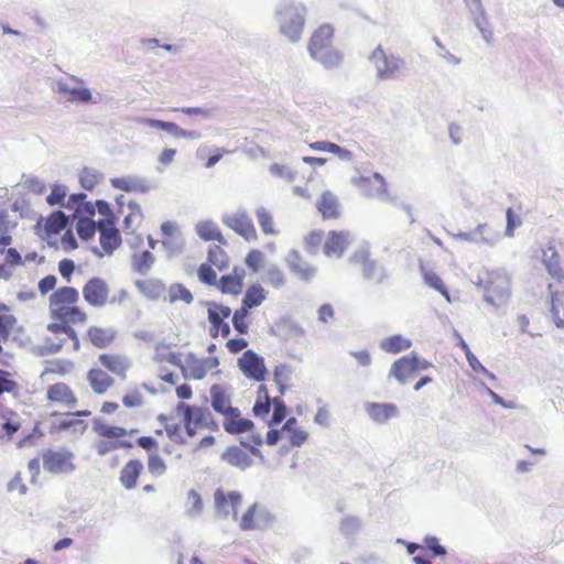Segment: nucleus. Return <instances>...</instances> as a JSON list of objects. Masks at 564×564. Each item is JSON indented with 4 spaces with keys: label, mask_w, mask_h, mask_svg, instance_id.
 I'll return each instance as SVG.
<instances>
[{
    "label": "nucleus",
    "mask_w": 564,
    "mask_h": 564,
    "mask_svg": "<svg viewBox=\"0 0 564 564\" xmlns=\"http://www.w3.org/2000/svg\"><path fill=\"white\" fill-rule=\"evenodd\" d=\"M78 300L79 292L73 286H62L55 290L48 299L52 322L65 327L86 324L88 315L84 308L77 305Z\"/></svg>",
    "instance_id": "obj_1"
},
{
    "label": "nucleus",
    "mask_w": 564,
    "mask_h": 564,
    "mask_svg": "<svg viewBox=\"0 0 564 564\" xmlns=\"http://www.w3.org/2000/svg\"><path fill=\"white\" fill-rule=\"evenodd\" d=\"M306 15V6L296 0H279L274 7L278 31L292 44L301 41Z\"/></svg>",
    "instance_id": "obj_2"
},
{
    "label": "nucleus",
    "mask_w": 564,
    "mask_h": 564,
    "mask_svg": "<svg viewBox=\"0 0 564 564\" xmlns=\"http://www.w3.org/2000/svg\"><path fill=\"white\" fill-rule=\"evenodd\" d=\"M93 430L98 437L94 448L99 456H105L120 448H132L133 444L127 441L126 437L137 432L133 429L128 430L123 426L107 424L98 420L94 421Z\"/></svg>",
    "instance_id": "obj_3"
},
{
    "label": "nucleus",
    "mask_w": 564,
    "mask_h": 564,
    "mask_svg": "<svg viewBox=\"0 0 564 564\" xmlns=\"http://www.w3.org/2000/svg\"><path fill=\"white\" fill-rule=\"evenodd\" d=\"M369 61L376 69L378 80H398L405 75V59L400 55L386 53L381 45L371 52Z\"/></svg>",
    "instance_id": "obj_4"
},
{
    "label": "nucleus",
    "mask_w": 564,
    "mask_h": 564,
    "mask_svg": "<svg viewBox=\"0 0 564 564\" xmlns=\"http://www.w3.org/2000/svg\"><path fill=\"white\" fill-rule=\"evenodd\" d=\"M42 343L39 345V350L42 355L56 354L62 350L65 343L69 339L73 344V350L80 349V340L74 327H65L54 322L50 323L46 327Z\"/></svg>",
    "instance_id": "obj_5"
},
{
    "label": "nucleus",
    "mask_w": 564,
    "mask_h": 564,
    "mask_svg": "<svg viewBox=\"0 0 564 564\" xmlns=\"http://www.w3.org/2000/svg\"><path fill=\"white\" fill-rule=\"evenodd\" d=\"M484 300L492 306L500 307L511 297L510 279L505 271H490L484 283Z\"/></svg>",
    "instance_id": "obj_6"
},
{
    "label": "nucleus",
    "mask_w": 564,
    "mask_h": 564,
    "mask_svg": "<svg viewBox=\"0 0 564 564\" xmlns=\"http://www.w3.org/2000/svg\"><path fill=\"white\" fill-rule=\"evenodd\" d=\"M349 262L358 264L361 268L364 280L381 284L388 280L387 269L379 261L371 259L370 251L367 247L356 250L349 258Z\"/></svg>",
    "instance_id": "obj_7"
},
{
    "label": "nucleus",
    "mask_w": 564,
    "mask_h": 564,
    "mask_svg": "<svg viewBox=\"0 0 564 564\" xmlns=\"http://www.w3.org/2000/svg\"><path fill=\"white\" fill-rule=\"evenodd\" d=\"M176 412L182 415L185 434L194 437L200 431L205 430L210 422V413L199 406H191L181 402L176 406Z\"/></svg>",
    "instance_id": "obj_8"
},
{
    "label": "nucleus",
    "mask_w": 564,
    "mask_h": 564,
    "mask_svg": "<svg viewBox=\"0 0 564 564\" xmlns=\"http://www.w3.org/2000/svg\"><path fill=\"white\" fill-rule=\"evenodd\" d=\"M91 412L88 410L67 413L65 415L53 413L52 416L56 417V420L52 422L51 431L55 433L68 432L75 436L83 435L86 433L88 424L84 420L78 419V416H89Z\"/></svg>",
    "instance_id": "obj_9"
},
{
    "label": "nucleus",
    "mask_w": 564,
    "mask_h": 564,
    "mask_svg": "<svg viewBox=\"0 0 564 564\" xmlns=\"http://www.w3.org/2000/svg\"><path fill=\"white\" fill-rule=\"evenodd\" d=\"M75 455L68 449H47L42 455L43 467L53 474L70 473L75 469Z\"/></svg>",
    "instance_id": "obj_10"
},
{
    "label": "nucleus",
    "mask_w": 564,
    "mask_h": 564,
    "mask_svg": "<svg viewBox=\"0 0 564 564\" xmlns=\"http://www.w3.org/2000/svg\"><path fill=\"white\" fill-rule=\"evenodd\" d=\"M217 366L218 359L216 357L198 358L188 354L181 365V370L186 379L200 380Z\"/></svg>",
    "instance_id": "obj_11"
},
{
    "label": "nucleus",
    "mask_w": 564,
    "mask_h": 564,
    "mask_svg": "<svg viewBox=\"0 0 564 564\" xmlns=\"http://www.w3.org/2000/svg\"><path fill=\"white\" fill-rule=\"evenodd\" d=\"M243 495L236 490L217 488L214 492L216 512L223 517H237L238 508L242 506Z\"/></svg>",
    "instance_id": "obj_12"
},
{
    "label": "nucleus",
    "mask_w": 564,
    "mask_h": 564,
    "mask_svg": "<svg viewBox=\"0 0 564 564\" xmlns=\"http://www.w3.org/2000/svg\"><path fill=\"white\" fill-rule=\"evenodd\" d=\"M208 321L210 323L209 334L212 337H228L230 334L229 324L226 322L231 315L228 306L212 302L207 304Z\"/></svg>",
    "instance_id": "obj_13"
},
{
    "label": "nucleus",
    "mask_w": 564,
    "mask_h": 564,
    "mask_svg": "<svg viewBox=\"0 0 564 564\" xmlns=\"http://www.w3.org/2000/svg\"><path fill=\"white\" fill-rule=\"evenodd\" d=\"M46 400L66 410H73L78 404L75 391L65 382L50 384L46 389Z\"/></svg>",
    "instance_id": "obj_14"
},
{
    "label": "nucleus",
    "mask_w": 564,
    "mask_h": 564,
    "mask_svg": "<svg viewBox=\"0 0 564 564\" xmlns=\"http://www.w3.org/2000/svg\"><path fill=\"white\" fill-rule=\"evenodd\" d=\"M110 290L105 280L93 278L83 288L84 300L93 307H102L109 302Z\"/></svg>",
    "instance_id": "obj_15"
},
{
    "label": "nucleus",
    "mask_w": 564,
    "mask_h": 564,
    "mask_svg": "<svg viewBox=\"0 0 564 564\" xmlns=\"http://www.w3.org/2000/svg\"><path fill=\"white\" fill-rule=\"evenodd\" d=\"M454 238L476 245L494 247L499 241L500 234L487 224H479L471 231H459L458 234H455Z\"/></svg>",
    "instance_id": "obj_16"
},
{
    "label": "nucleus",
    "mask_w": 564,
    "mask_h": 564,
    "mask_svg": "<svg viewBox=\"0 0 564 564\" xmlns=\"http://www.w3.org/2000/svg\"><path fill=\"white\" fill-rule=\"evenodd\" d=\"M98 361L109 373L122 380L127 378V373L132 365L127 355L116 352L101 354L98 357Z\"/></svg>",
    "instance_id": "obj_17"
},
{
    "label": "nucleus",
    "mask_w": 564,
    "mask_h": 564,
    "mask_svg": "<svg viewBox=\"0 0 564 564\" xmlns=\"http://www.w3.org/2000/svg\"><path fill=\"white\" fill-rule=\"evenodd\" d=\"M67 223L68 218L63 212H53L48 217L40 218L36 224L37 234L44 239H51L63 231Z\"/></svg>",
    "instance_id": "obj_18"
},
{
    "label": "nucleus",
    "mask_w": 564,
    "mask_h": 564,
    "mask_svg": "<svg viewBox=\"0 0 564 564\" xmlns=\"http://www.w3.org/2000/svg\"><path fill=\"white\" fill-rule=\"evenodd\" d=\"M99 241L106 253L110 254L121 243L119 230L116 228L112 218H105L98 221Z\"/></svg>",
    "instance_id": "obj_19"
},
{
    "label": "nucleus",
    "mask_w": 564,
    "mask_h": 564,
    "mask_svg": "<svg viewBox=\"0 0 564 564\" xmlns=\"http://www.w3.org/2000/svg\"><path fill=\"white\" fill-rule=\"evenodd\" d=\"M352 183L367 197H382L387 195V183L384 177L375 173L371 177L360 176L352 178Z\"/></svg>",
    "instance_id": "obj_20"
},
{
    "label": "nucleus",
    "mask_w": 564,
    "mask_h": 564,
    "mask_svg": "<svg viewBox=\"0 0 564 564\" xmlns=\"http://www.w3.org/2000/svg\"><path fill=\"white\" fill-rule=\"evenodd\" d=\"M144 470V465L139 458H130L121 467L119 481L127 490H132L138 486L139 478Z\"/></svg>",
    "instance_id": "obj_21"
},
{
    "label": "nucleus",
    "mask_w": 564,
    "mask_h": 564,
    "mask_svg": "<svg viewBox=\"0 0 564 564\" xmlns=\"http://www.w3.org/2000/svg\"><path fill=\"white\" fill-rule=\"evenodd\" d=\"M365 409L368 416L377 424H384L400 414L398 406L393 403L369 402Z\"/></svg>",
    "instance_id": "obj_22"
},
{
    "label": "nucleus",
    "mask_w": 564,
    "mask_h": 564,
    "mask_svg": "<svg viewBox=\"0 0 564 564\" xmlns=\"http://www.w3.org/2000/svg\"><path fill=\"white\" fill-rule=\"evenodd\" d=\"M87 381L96 394H105L115 384V379L105 369L93 367L87 372Z\"/></svg>",
    "instance_id": "obj_23"
},
{
    "label": "nucleus",
    "mask_w": 564,
    "mask_h": 564,
    "mask_svg": "<svg viewBox=\"0 0 564 564\" xmlns=\"http://www.w3.org/2000/svg\"><path fill=\"white\" fill-rule=\"evenodd\" d=\"M349 234L346 231H330L324 243V253L327 257L340 258L349 245Z\"/></svg>",
    "instance_id": "obj_24"
},
{
    "label": "nucleus",
    "mask_w": 564,
    "mask_h": 564,
    "mask_svg": "<svg viewBox=\"0 0 564 564\" xmlns=\"http://www.w3.org/2000/svg\"><path fill=\"white\" fill-rule=\"evenodd\" d=\"M290 270L302 281H310L315 275V268L304 261L296 250H291L286 257Z\"/></svg>",
    "instance_id": "obj_25"
},
{
    "label": "nucleus",
    "mask_w": 564,
    "mask_h": 564,
    "mask_svg": "<svg viewBox=\"0 0 564 564\" xmlns=\"http://www.w3.org/2000/svg\"><path fill=\"white\" fill-rule=\"evenodd\" d=\"M86 336L94 347L105 349L115 341L117 333L109 327L90 326Z\"/></svg>",
    "instance_id": "obj_26"
},
{
    "label": "nucleus",
    "mask_w": 564,
    "mask_h": 564,
    "mask_svg": "<svg viewBox=\"0 0 564 564\" xmlns=\"http://www.w3.org/2000/svg\"><path fill=\"white\" fill-rule=\"evenodd\" d=\"M415 375V366H413L410 355L403 356L395 360L390 368L389 376L394 377L401 386L406 384Z\"/></svg>",
    "instance_id": "obj_27"
},
{
    "label": "nucleus",
    "mask_w": 564,
    "mask_h": 564,
    "mask_svg": "<svg viewBox=\"0 0 564 564\" xmlns=\"http://www.w3.org/2000/svg\"><path fill=\"white\" fill-rule=\"evenodd\" d=\"M274 522V516L269 509L261 505L249 507V530H265Z\"/></svg>",
    "instance_id": "obj_28"
},
{
    "label": "nucleus",
    "mask_w": 564,
    "mask_h": 564,
    "mask_svg": "<svg viewBox=\"0 0 564 564\" xmlns=\"http://www.w3.org/2000/svg\"><path fill=\"white\" fill-rule=\"evenodd\" d=\"M333 34L334 30L328 24L321 25L318 29H316L307 44L308 54H313L321 50L333 46Z\"/></svg>",
    "instance_id": "obj_29"
},
{
    "label": "nucleus",
    "mask_w": 564,
    "mask_h": 564,
    "mask_svg": "<svg viewBox=\"0 0 564 564\" xmlns=\"http://www.w3.org/2000/svg\"><path fill=\"white\" fill-rule=\"evenodd\" d=\"M310 56L325 69L338 68L344 61V54L333 46L310 54Z\"/></svg>",
    "instance_id": "obj_30"
},
{
    "label": "nucleus",
    "mask_w": 564,
    "mask_h": 564,
    "mask_svg": "<svg viewBox=\"0 0 564 564\" xmlns=\"http://www.w3.org/2000/svg\"><path fill=\"white\" fill-rule=\"evenodd\" d=\"M224 429L230 434H239L247 431V420L241 417V413L237 408H230L223 413Z\"/></svg>",
    "instance_id": "obj_31"
},
{
    "label": "nucleus",
    "mask_w": 564,
    "mask_h": 564,
    "mask_svg": "<svg viewBox=\"0 0 564 564\" xmlns=\"http://www.w3.org/2000/svg\"><path fill=\"white\" fill-rule=\"evenodd\" d=\"M362 529V520L357 516H345L339 521V533L348 542H354Z\"/></svg>",
    "instance_id": "obj_32"
},
{
    "label": "nucleus",
    "mask_w": 564,
    "mask_h": 564,
    "mask_svg": "<svg viewBox=\"0 0 564 564\" xmlns=\"http://www.w3.org/2000/svg\"><path fill=\"white\" fill-rule=\"evenodd\" d=\"M542 261L546 268L547 273L555 280L562 281L564 279V270L560 263V256L553 247L543 250Z\"/></svg>",
    "instance_id": "obj_33"
},
{
    "label": "nucleus",
    "mask_w": 564,
    "mask_h": 564,
    "mask_svg": "<svg viewBox=\"0 0 564 564\" xmlns=\"http://www.w3.org/2000/svg\"><path fill=\"white\" fill-rule=\"evenodd\" d=\"M271 333L278 337L286 339L291 336L303 335L304 332L294 319L284 316L281 317L273 327H271Z\"/></svg>",
    "instance_id": "obj_34"
},
{
    "label": "nucleus",
    "mask_w": 564,
    "mask_h": 564,
    "mask_svg": "<svg viewBox=\"0 0 564 564\" xmlns=\"http://www.w3.org/2000/svg\"><path fill=\"white\" fill-rule=\"evenodd\" d=\"M212 406L217 412L223 414L231 408L230 397L225 387L214 384L210 388Z\"/></svg>",
    "instance_id": "obj_35"
},
{
    "label": "nucleus",
    "mask_w": 564,
    "mask_h": 564,
    "mask_svg": "<svg viewBox=\"0 0 564 564\" xmlns=\"http://www.w3.org/2000/svg\"><path fill=\"white\" fill-rule=\"evenodd\" d=\"M317 208L324 218L338 217V200L337 197L329 191L322 194L321 199L317 202Z\"/></svg>",
    "instance_id": "obj_36"
},
{
    "label": "nucleus",
    "mask_w": 564,
    "mask_h": 564,
    "mask_svg": "<svg viewBox=\"0 0 564 564\" xmlns=\"http://www.w3.org/2000/svg\"><path fill=\"white\" fill-rule=\"evenodd\" d=\"M473 23L479 31L482 40L488 44L492 45L494 42V32L491 24L488 20L486 10L482 9L481 12L473 13Z\"/></svg>",
    "instance_id": "obj_37"
},
{
    "label": "nucleus",
    "mask_w": 564,
    "mask_h": 564,
    "mask_svg": "<svg viewBox=\"0 0 564 564\" xmlns=\"http://www.w3.org/2000/svg\"><path fill=\"white\" fill-rule=\"evenodd\" d=\"M412 341L401 335H393L382 339L379 347L389 354H398L411 347Z\"/></svg>",
    "instance_id": "obj_38"
},
{
    "label": "nucleus",
    "mask_w": 564,
    "mask_h": 564,
    "mask_svg": "<svg viewBox=\"0 0 564 564\" xmlns=\"http://www.w3.org/2000/svg\"><path fill=\"white\" fill-rule=\"evenodd\" d=\"M268 373L263 357L249 349V379L263 381Z\"/></svg>",
    "instance_id": "obj_39"
},
{
    "label": "nucleus",
    "mask_w": 564,
    "mask_h": 564,
    "mask_svg": "<svg viewBox=\"0 0 564 564\" xmlns=\"http://www.w3.org/2000/svg\"><path fill=\"white\" fill-rule=\"evenodd\" d=\"M129 213L123 219V231L134 234L143 221L141 208L137 204H129Z\"/></svg>",
    "instance_id": "obj_40"
},
{
    "label": "nucleus",
    "mask_w": 564,
    "mask_h": 564,
    "mask_svg": "<svg viewBox=\"0 0 564 564\" xmlns=\"http://www.w3.org/2000/svg\"><path fill=\"white\" fill-rule=\"evenodd\" d=\"M15 323L17 318L11 313L10 307L4 303H0V336L3 340L9 339Z\"/></svg>",
    "instance_id": "obj_41"
},
{
    "label": "nucleus",
    "mask_w": 564,
    "mask_h": 564,
    "mask_svg": "<svg viewBox=\"0 0 564 564\" xmlns=\"http://www.w3.org/2000/svg\"><path fill=\"white\" fill-rule=\"evenodd\" d=\"M197 235L206 241H223L221 232L218 226L210 220L199 221L196 225Z\"/></svg>",
    "instance_id": "obj_42"
},
{
    "label": "nucleus",
    "mask_w": 564,
    "mask_h": 564,
    "mask_svg": "<svg viewBox=\"0 0 564 564\" xmlns=\"http://www.w3.org/2000/svg\"><path fill=\"white\" fill-rule=\"evenodd\" d=\"M161 231L163 235L162 243L165 247H180L181 242V235L178 227L173 221H164L161 225Z\"/></svg>",
    "instance_id": "obj_43"
},
{
    "label": "nucleus",
    "mask_w": 564,
    "mask_h": 564,
    "mask_svg": "<svg viewBox=\"0 0 564 564\" xmlns=\"http://www.w3.org/2000/svg\"><path fill=\"white\" fill-rule=\"evenodd\" d=\"M19 392L20 384L14 379L13 375L7 370L0 369V397L6 393L18 397Z\"/></svg>",
    "instance_id": "obj_44"
},
{
    "label": "nucleus",
    "mask_w": 564,
    "mask_h": 564,
    "mask_svg": "<svg viewBox=\"0 0 564 564\" xmlns=\"http://www.w3.org/2000/svg\"><path fill=\"white\" fill-rule=\"evenodd\" d=\"M74 370V362L66 359H55L48 361L43 370V376L58 375L65 376Z\"/></svg>",
    "instance_id": "obj_45"
},
{
    "label": "nucleus",
    "mask_w": 564,
    "mask_h": 564,
    "mask_svg": "<svg viewBox=\"0 0 564 564\" xmlns=\"http://www.w3.org/2000/svg\"><path fill=\"white\" fill-rule=\"evenodd\" d=\"M224 223L241 236H247V216L245 213H228Z\"/></svg>",
    "instance_id": "obj_46"
},
{
    "label": "nucleus",
    "mask_w": 564,
    "mask_h": 564,
    "mask_svg": "<svg viewBox=\"0 0 564 564\" xmlns=\"http://www.w3.org/2000/svg\"><path fill=\"white\" fill-rule=\"evenodd\" d=\"M223 459L229 465L239 467L241 469H245L247 465L246 453L237 446L228 447L223 454Z\"/></svg>",
    "instance_id": "obj_47"
},
{
    "label": "nucleus",
    "mask_w": 564,
    "mask_h": 564,
    "mask_svg": "<svg viewBox=\"0 0 564 564\" xmlns=\"http://www.w3.org/2000/svg\"><path fill=\"white\" fill-rule=\"evenodd\" d=\"M169 302L175 303L182 301L189 304L193 301L191 291L181 283H174L170 285L167 291Z\"/></svg>",
    "instance_id": "obj_48"
},
{
    "label": "nucleus",
    "mask_w": 564,
    "mask_h": 564,
    "mask_svg": "<svg viewBox=\"0 0 564 564\" xmlns=\"http://www.w3.org/2000/svg\"><path fill=\"white\" fill-rule=\"evenodd\" d=\"M256 217L261 230L265 235H276L278 231L274 229L273 217L269 210L264 207H259L256 210Z\"/></svg>",
    "instance_id": "obj_49"
},
{
    "label": "nucleus",
    "mask_w": 564,
    "mask_h": 564,
    "mask_svg": "<svg viewBox=\"0 0 564 564\" xmlns=\"http://www.w3.org/2000/svg\"><path fill=\"white\" fill-rule=\"evenodd\" d=\"M243 278L239 275H224L220 278L218 286L223 292L238 294L242 289Z\"/></svg>",
    "instance_id": "obj_50"
},
{
    "label": "nucleus",
    "mask_w": 564,
    "mask_h": 564,
    "mask_svg": "<svg viewBox=\"0 0 564 564\" xmlns=\"http://www.w3.org/2000/svg\"><path fill=\"white\" fill-rule=\"evenodd\" d=\"M148 471L152 477H161L167 470L165 460L158 454H151L147 460Z\"/></svg>",
    "instance_id": "obj_51"
},
{
    "label": "nucleus",
    "mask_w": 564,
    "mask_h": 564,
    "mask_svg": "<svg viewBox=\"0 0 564 564\" xmlns=\"http://www.w3.org/2000/svg\"><path fill=\"white\" fill-rule=\"evenodd\" d=\"M61 91L67 96V100L72 102H89L91 93L87 88H69L62 86Z\"/></svg>",
    "instance_id": "obj_52"
},
{
    "label": "nucleus",
    "mask_w": 564,
    "mask_h": 564,
    "mask_svg": "<svg viewBox=\"0 0 564 564\" xmlns=\"http://www.w3.org/2000/svg\"><path fill=\"white\" fill-rule=\"evenodd\" d=\"M97 229L98 223L96 224L94 220L89 218H79L76 224L77 234L84 240L91 239Z\"/></svg>",
    "instance_id": "obj_53"
},
{
    "label": "nucleus",
    "mask_w": 564,
    "mask_h": 564,
    "mask_svg": "<svg viewBox=\"0 0 564 564\" xmlns=\"http://www.w3.org/2000/svg\"><path fill=\"white\" fill-rule=\"evenodd\" d=\"M154 262V256L145 250L139 254H134L132 258V264L137 272L145 273Z\"/></svg>",
    "instance_id": "obj_54"
},
{
    "label": "nucleus",
    "mask_w": 564,
    "mask_h": 564,
    "mask_svg": "<svg viewBox=\"0 0 564 564\" xmlns=\"http://www.w3.org/2000/svg\"><path fill=\"white\" fill-rule=\"evenodd\" d=\"M100 174L91 169H83L79 173L80 185L87 189L93 191L100 182Z\"/></svg>",
    "instance_id": "obj_55"
},
{
    "label": "nucleus",
    "mask_w": 564,
    "mask_h": 564,
    "mask_svg": "<svg viewBox=\"0 0 564 564\" xmlns=\"http://www.w3.org/2000/svg\"><path fill=\"white\" fill-rule=\"evenodd\" d=\"M247 295L242 299V305L240 310L236 311L231 317L235 329L243 334L247 332Z\"/></svg>",
    "instance_id": "obj_56"
},
{
    "label": "nucleus",
    "mask_w": 564,
    "mask_h": 564,
    "mask_svg": "<svg viewBox=\"0 0 564 564\" xmlns=\"http://www.w3.org/2000/svg\"><path fill=\"white\" fill-rule=\"evenodd\" d=\"M425 283L434 290H437L446 300L451 302L449 293L444 285L442 279L434 272H425L424 273Z\"/></svg>",
    "instance_id": "obj_57"
},
{
    "label": "nucleus",
    "mask_w": 564,
    "mask_h": 564,
    "mask_svg": "<svg viewBox=\"0 0 564 564\" xmlns=\"http://www.w3.org/2000/svg\"><path fill=\"white\" fill-rule=\"evenodd\" d=\"M272 404L273 413L269 421V426L271 427L280 424L286 416V405L284 404L283 400H281L280 398H274L272 400Z\"/></svg>",
    "instance_id": "obj_58"
},
{
    "label": "nucleus",
    "mask_w": 564,
    "mask_h": 564,
    "mask_svg": "<svg viewBox=\"0 0 564 564\" xmlns=\"http://www.w3.org/2000/svg\"><path fill=\"white\" fill-rule=\"evenodd\" d=\"M455 336L458 338L459 343V347L464 350L465 355H466V359L468 361V365L469 367L478 372V369H484V366L481 365V362L478 360V358L470 351L468 345L466 344V341L463 339V337L457 333L455 332Z\"/></svg>",
    "instance_id": "obj_59"
},
{
    "label": "nucleus",
    "mask_w": 564,
    "mask_h": 564,
    "mask_svg": "<svg viewBox=\"0 0 564 564\" xmlns=\"http://www.w3.org/2000/svg\"><path fill=\"white\" fill-rule=\"evenodd\" d=\"M198 278L199 280L208 285H215L217 284V274L216 271L213 269V265L209 263H203L198 268Z\"/></svg>",
    "instance_id": "obj_60"
},
{
    "label": "nucleus",
    "mask_w": 564,
    "mask_h": 564,
    "mask_svg": "<svg viewBox=\"0 0 564 564\" xmlns=\"http://www.w3.org/2000/svg\"><path fill=\"white\" fill-rule=\"evenodd\" d=\"M265 293L259 284L249 285V310L259 306L264 301Z\"/></svg>",
    "instance_id": "obj_61"
},
{
    "label": "nucleus",
    "mask_w": 564,
    "mask_h": 564,
    "mask_svg": "<svg viewBox=\"0 0 564 564\" xmlns=\"http://www.w3.org/2000/svg\"><path fill=\"white\" fill-rule=\"evenodd\" d=\"M67 192L63 185H54L51 193L46 197V202L50 206L63 205L66 198Z\"/></svg>",
    "instance_id": "obj_62"
},
{
    "label": "nucleus",
    "mask_w": 564,
    "mask_h": 564,
    "mask_svg": "<svg viewBox=\"0 0 564 564\" xmlns=\"http://www.w3.org/2000/svg\"><path fill=\"white\" fill-rule=\"evenodd\" d=\"M165 432L169 438L177 444H185L187 438L184 436L185 431L180 424H167Z\"/></svg>",
    "instance_id": "obj_63"
},
{
    "label": "nucleus",
    "mask_w": 564,
    "mask_h": 564,
    "mask_svg": "<svg viewBox=\"0 0 564 564\" xmlns=\"http://www.w3.org/2000/svg\"><path fill=\"white\" fill-rule=\"evenodd\" d=\"M270 173L276 177L284 178L289 182H292L296 175V173L292 169L279 163H273L270 166Z\"/></svg>",
    "instance_id": "obj_64"
}]
</instances>
